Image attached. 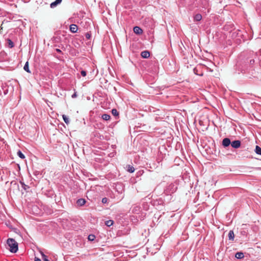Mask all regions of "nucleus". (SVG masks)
Wrapping results in <instances>:
<instances>
[{"instance_id": "nucleus-30", "label": "nucleus", "mask_w": 261, "mask_h": 261, "mask_svg": "<svg viewBox=\"0 0 261 261\" xmlns=\"http://www.w3.org/2000/svg\"><path fill=\"white\" fill-rule=\"evenodd\" d=\"M254 59H251V60H250V64L252 65V64H254Z\"/></svg>"}, {"instance_id": "nucleus-2", "label": "nucleus", "mask_w": 261, "mask_h": 261, "mask_svg": "<svg viewBox=\"0 0 261 261\" xmlns=\"http://www.w3.org/2000/svg\"><path fill=\"white\" fill-rule=\"evenodd\" d=\"M177 189L176 185L173 183H171L169 185L167 186L164 190V193L166 195H169L175 192Z\"/></svg>"}, {"instance_id": "nucleus-28", "label": "nucleus", "mask_w": 261, "mask_h": 261, "mask_svg": "<svg viewBox=\"0 0 261 261\" xmlns=\"http://www.w3.org/2000/svg\"><path fill=\"white\" fill-rule=\"evenodd\" d=\"M81 75L83 76H85L86 75V74H87V72L85 70H82L81 72Z\"/></svg>"}, {"instance_id": "nucleus-20", "label": "nucleus", "mask_w": 261, "mask_h": 261, "mask_svg": "<svg viewBox=\"0 0 261 261\" xmlns=\"http://www.w3.org/2000/svg\"><path fill=\"white\" fill-rule=\"evenodd\" d=\"M8 46L10 48H12L14 47V44L13 43V42L11 40V39H8Z\"/></svg>"}, {"instance_id": "nucleus-24", "label": "nucleus", "mask_w": 261, "mask_h": 261, "mask_svg": "<svg viewBox=\"0 0 261 261\" xmlns=\"http://www.w3.org/2000/svg\"><path fill=\"white\" fill-rule=\"evenodd\" d=\"M41 254L43 261H49V260L47 258V256L46 255H45L43 252H41Z\"/></svg>"}, {"instance_id": "nucleus-22", "label": "nucleus", "mask_w": 261, "mask_h": 261, "mask_svg": "<svg viewBox=\"0 0 261 261\" xmlns=\"http://www.w3.org/2000/svg\"><path fill=\"white\" fill-rule=\"evenodd\" d=\"M22 188L24 190H27L29 188V187L28 185H26L23 182L20 181V182Z\"/></svg>"}, {"instance_id": "nucleus-34", "label": "nucleus", "mask_w": 261, "mask_h": 261, "mask_svg": "<svg viewBox=\"0 0 261 261\" xmlns=\"http://www.w3.org/2000/svg\"><path fill=\"white\" fill-rule=\"evenodd\" d=\"M199 75H200V76H202V75H203V74H199Z\"/></svg>"}, {"instance_id": "nucleus-32", "label": "nucleus", "mask_w": 261, "mask_h": 261, "mask_svg": "<svg viewBox=\"0 0 261 261\" xmlns=\"http://www.w3.org/2000/svg\"><path fill=\"white\" fill-rule=\"evenodd\" d=\"M35 261H41V260L38 257H35Z\"/></svg>"}, {"instance_id": "nucleus-18", "label": "nucleus", "mask_w": 261, "mask_h": 261, "mask_svg": "<svg viewBox=\"0 0 261 261\" xmlns=\"http://www.w3.org/2000/svg\"><path fill=\"white\" fill-rule=\"evenodd\" d=\"M255 152L256 154L261 155V148L256 145L255 149Z\"/></svg>"}, {"instance_id": "nucleus-3", "label": "nucleus", "mask_w": 261, "mask_h": 261, "mask_svg": "<svg viewBox=\"0 0 261 261\" xmlns=\"http://www.w3.org/2000/svg\"><path fill=\"white\" fill-rule=\"evenodd\" d=\"M231 146L232 148L237 149L241 146V141L239 140H235L231 143Z\"/></svg>"}, {"instance_id": "nucleus-19", "label": "nucleus", "mask_w": 261, "mask_h": 261, "mask_svg": "<svg viewBox=\"0 0 261 261\" xmlns=\"http://www.w3.org/2000/svg\"><path fill=\"white\" fill-rule=\"evenodd\" d=\"M113 223H114V221L111 220H107L105 222L106 225H107V226H109V227L112 226L113 224Z\"/></svg>"}, {"instance_id": "nucleus-29", "label": "nucleus", "mask_w": 261, "mask_h": 261, "mask_svg": "<svg viewBox=\"0 0 261 261\" xmlns=\"http://www.w3.org/2000/svg\"><path fill=\"white\" fill-rule=\"evenodd\" d=\"M77 95L76 93V92H74V93L71 95V97L72 98H76L77 97Z\"/></svg>"}, {"instance_id": "nucleus-25", "label": "nucleus", "mask_w": 261, "mask_h": 261, "mask_svg": "<svg viewBox=\"0 0 261 261\" xmlns=\"http://www.w3.org/2000/svg\"><path fill=\"white\" fill-rule=\"evenodd\" d=\"M85 37L87 39H90L91 37V34L90 32H87L85 34Z\"/></svg>"}, {"instance_id": "nucleus-31", "label": "nucleus", "mask_w": 261, "mask_h": 261, "mask_svg": "<svg viewBox=\"0 0 261 261\" xmlns=\"http://www.w3.org/2000/svg\"><path fill=\"white\" fill-rule=\"evenodd\" d=\"M56 50L57 52L59 53H62V51L61 49H59V48H56Z\"/></svg>"}, {"instance_id": "nucleus-8", "label": "nucleus", "mask_w": 261, "mask_h": 261, "mask_svg": "<svg viewBox=\"0 0 261 261\" xmlns=\"http://www.w3.org/2000/svg\"><path fill=\"white\" fill-rule=\"evenodd\" d=\"M86 201L85 199L80 198L76 201V204L78 206H82L86 203Z\"/></svg>"}, {"instance_id": "nucleus-4", "label": "nucleus", "mask_w": 261, "mask_h": 261, "mask_svg": "<svg viewBox=\"0 0 261 261\" xmlns=\"http://www.w3.org/2000/svg\"><path fill=\"white\" fill-rule=\"evenodd\" d=\"M231 143L230 139L225 138L223 140L222 144L224 147H227L231 145Z\"/></svg>"}, {"instance_id": "nucleus-21", "label": "nucleus", "mask_w": 261, "mask_h": 261, "mask_svg": "<svg viewBox=\"0 0 261 261\" xmlns=\"http://www.w3.org/2000/svg\"><path fill=\"white\" fill-rule=\"evenodd\" d=\"M17 155L21 159H24L25 158V155L22 153V152L20 150L18 151Z\"/></svg>"}, {"instance_id": "nucleus-1", "label": "nucleus", "mask_w": 261, "mask_h": 261, "mask_svg": "<svg viewBox=\"0 0 261 261\" xmlns=\"http://www.w3.org/2000/svg\"><path fill=\"white\" fill-rule=\"evenodd\" d=\"M7 243L9 247V250L11 252L16 253L18 251V243L14 239H8Z\"/></svg>"}, {"instance_id": "nucleus-12", "label": "nucleus", "mask_w": 261, "mask_h": 261, "mask_svg": "<svg viewBox=\"0 0 261 261\" xmlns=\"http://www.w3.org/2000/svg\"><path fill=\"white\" fill-rule=\"evenodd\" d=\"M228 238L230 240H233L234 238V234L233 230H230L228 232Z\"/></svg>"}, {"instance_id": "nucleus-26", "label": "nucleus", "mask_w": 261, "mask_h": 261, "mask_svg": "<svg viewBox=\"0 0 261 261\" xmlns=\"http://www.w3.org/2000/svg\"><path fill=\"white\" fill-rule=\"evenodd\" d=\"M95 237L94 235L90 234L88 236V239L90 241H93L94 240Z\"/></svg>"}, {"instance_id": "nucleus-15", "label": "nucleus", "mask_w": 261, "mask_h": 261, "mask_svg": "<svg viewBox=\"0 0 261 261\" xmlns=\"http://www.w3.org/2000/svg\"><path fill=\"white\" fill-rule=\"evenodd\" d=\"M202 19V16L200 14H197L194 17V21H199Z\"/></svg>"}, {"instance_id": "nucleus-6", "label": "nucleus", "mask_w": 261, "mask_h": 261, "mask_svg": "<svg viewBox=\"0 0 261 261\" xmlns=\"http://www.w3.org/2000/svg\"><path fill=\"white\" fill-rule=\"evenodd\" d=\"M78 27L75 24H71L69 27V30L72 33H75L77 31Z\"/></svg>"}, {"instance_id": "nucleus-5", "label": "nucleus", "mask_w": 261, "mask_h": 261, "mask_svg": "<svg viewBox=\"0 0 261 261\" xmlns=\"http://www.w3.org/2000/svg\"><path fill=\"white\" fill-rule=\"evenodd\" d=\"M134 32L137 35H141L143 33L142 29L138 26H136L133 29Z\"/></svg>"}, {"instance_id": "nucleus-11", "label": "nucleus", "mask_w": 261, "mask_h": 261, "mask_svg": "<svg viewBox=\"0 0 261 261\" xmlns=\"http://www.w3.org/2000/svg\"><path fill=\"white\" fill-rule=\"evenodd\" d=\"M235 256L238 259H242L244 257V255L243 252H238L236 253Z\"/></svg>"}, {"instance_id": "nucleus-23", "label": "nucleus", "mask_w": 261, "mask_h": 261, "mask_svg": "<svg viewBox=\"0 0 261 261\" xmlns=\"http://www.w3.org/2000/svg\"><path fill=\"white\" fill-rule=\"evenodd\" d=\"M112 113L114 116H117L119 115V112L115 109L112 110Z\"/></svg>"}, {"instance_id": "nucleus-16", "label": "nucleus", "mask_w": 261, "mask_h": 261, "mask_svg": "<svg viewBox=\"0 0 261 261\" xmlns=\"http://www.w3.org/2000/svg\"><path fill=\"white\" fill-rule=\"evenodd\" d=\"M127 170L129 173H133L135 171L134 167L130 165L127 166Z\"/></svg>"}, {"instance_id": "nucleus-7", "label": "nucleus", "mask_w": 261, "mask_h": 261, "mask_svg": "<svg viewBox=\"0 0 261 261\" xmlns=\"http://www.w3.org/2000/svg\"><path fill=\"white\" fill-rule=\"evenodd\" d=\"M201 4L203 8L206 9L209 7L208 0H200Z\"/></svg>"}, {"instance_id": "nucleus-27", "label": "nucleus", "mask_w": 261, "mask_h": 261, "mask_svg": "<svg viewBox=\"0 0 261 261\" xmlns=\"http://www.w3.org/2000/svg\"><path fill=\"white\" fill-rule=\"evenodd\" d=\"M101 202L103 204L107 203L108 202V199L106 197H104L102 199Z\"/></svg>"}, {"instance_id": "nucleus-9", "label": "nucleus", "mask_w": 261, "mask_h": 261, "mask_svg": "<svg viewBox=\"0 0 261 261\" xmlns=\"http://www.w3.org/2000/svg\"><path fill=\"white\" fill-rule=\"evenodd\" d=\"M141 56L143 58L147 59L149 57L150 53L147 50H144L141 53Z\"/></svg>"}, {"instance_id": "nucleus-13", "label": "nucleus", "mask_w": 261, "mask_h": 261, "mask_svg": "<svg viewBox=\"0 0 261 261\" xmlns=\"http://www.w3.org/2000/svg\"><path fill=\"white\" fill-rule=\"evenodd\" d=\"M101 118L104 120H109L111 118V116L110 115L107 114H104L102 115Z\"/></svg>"}, {"instance_id": "nucleus-33", "label": "nucleus", "mask_w": 261, "mask_h": 261, "mask_svg": "<svg viewBox=\"0 0 261 261\" xmlns=\"http://www.w3.org/2000/svg\"><path fill=\"white\" fill-rule=\"evenodd\" d=\"M195 70H196V69H194V73H195V74H197V73H196V72H195Z\"/></svg>"}, {"instance_id": "nucleus-17", "label": "nucleus", "mask_w": 261, "mask_h": 261, "mask_svg": "<svg viewBox=\"0 0 261 261\" xmlns=\"http://www.w3.org/2000/svg\"><path fill=\"white\" fill-rule=\"evenodd\" d=\"M23 69L27 72L30 73H31V71L30 70V69H29V65L28 61H27L25 63V65L24 66Z\"/></svg>"}, {"instance_id": "nucleus-10", "label": "nucleus", "mask_w": 261, "mask_h": 261, "mask_svg": "<svg viewBox=\"0 0 261 261\" xmlns=\"http://www.w3.org/2000/svg\"><path fill=\"white\" fill-rule=\"evenodd\" d=\"M62 0H56L55 2L51 3L50 5V7L51 8H54L56 6H57L58 5H59L61 2Z\"/></svg>"}, {"instance_id": "nucleus-14", "label": "nucleus", "mask_w": 261, "mask_h": 261, "mask_svg": "<svg viewBox=\"0 0 261 261\" xmlns=\"http://www.w3.org/2000/svg\"><path fill=\"white\" fill-rule=\"evenodd\" d=\"M62 118L63 119L64 121L65 122V123L66 124L68 125V124H69L70 121H69V119L68 116H67L66 115L63 114L62 115Z\"/></svg>"}]
</instances>
